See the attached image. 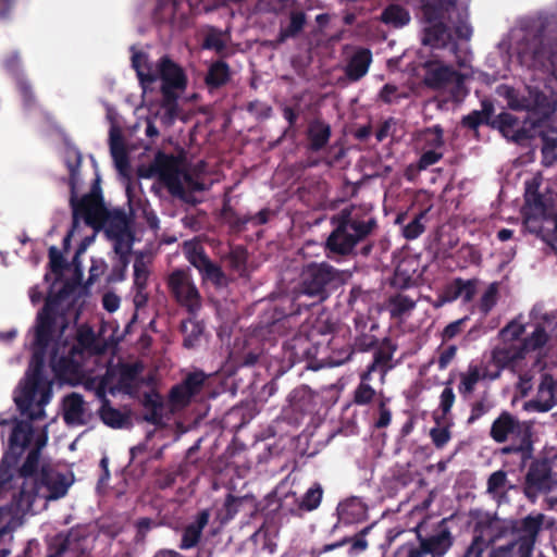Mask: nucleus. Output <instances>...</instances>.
<instances>
[{
    "mask_svg": "<svg viewBox=\"0 0 557 557\" xmlns=\"http://www.w3.org/2000/svg\"><path fill=\"white\" fill-rule=\"evenodd\" d=\"M156 174L164 182L169 191L176 197L183 198L185 195V188L180 177V172L175 158L171 154H166L159 151L151 164L149 165L150 176Z\"/></svg>",
    "mask_w": 557,
    "mask_h": 557,
    "instance_id": "11",
    "label": "nucleus"
},
{
    "mask_svg": "<svg viewBox=\"0 0 557 557\" xmlns=\"http://www.w3.org/2000/svg\"><path fill=\"white\" fill-rule=\"evenodd\" d=\"M70 533L60 532L50 537L47 544V554L45 557H62L70 547Z\"/></svg>",
    "mask_w": 557,
    "mask_h": 557,
    "instance_id": "49",
    "label": "nucleus"
},
{
    "mask_svg": "<svg viewBox=\"0 0 557 557\" xmlns=\"http://www.w3.org/2000/svg\"><path fill=\"white\" fill-rule=\"evenodd\" d=\"M344 283L343 274L326 262H310L302 267L297 295L294 299L297 310L323 302Z\"/></svg>",
    "mask_w": 557,
    "mask_h": 557,
    "instance_id": "6",
    "label": "nucleus"
},
{
    "mask_svg": "<svg viewBox=\"0 0 557 557\" xmlns=\"http://www.w3.org/2000/svg\"><path fill=\"white\" fill-rule=\"evenodd\" d=\"M149 271L143 258L139 257L134 262V285L138 292H143L147 287Z\"/></svg>",
    "mask_w": 557,
    "mask_h": 557,
    "instance_id": "56",
    "label": "nucleus"
},
{
    "mask_svg": "<svg viewBox=\"0 0 557 557\" xmlns=\"http://www.w3.org/2000/svg\"><path fill=\"white\" fill-rule=\"evenodd\" d=\"M524 223L529 231L557 240V219L543 216L541 222L537 223L535 218L525 213Z\"/></svg>",
    "mask_w": 557,
    "mask_h": 557,
    "instance_id": "42",
    "label": "nucleus"
},
{
    "mask_svg": "<svg viewBox=\"0 0 557 557\" xmlns=\"http://www.w3.org/2000/svg\"><path fill=\"white\" fill-rule=\"evenodd\" d=\"M423 140L431 146V149L425 150L420 158V168L431 165L438 161L442 157V133L441 129L435 127L424 133Z\"/></svg>",
    "mask_w": 557,
    "mask_h": 557,
    "instance_id": "34",
    "label": "nucleus"
},
{
    "mask_svg": "<svg viewBox=\"0 0 557 557\" xmlns=\"http://www.w3.org/2000/svg\"><path fill=\"white\" fill-rule=\"evenodd\" d=\"M371 63V50L368 48H359L348 59L344 67L346 78L351 83L359 82L362 77L367 75Z\"/></svg>",
    "mask_w": 557,
    "mask_h": 557,
    "instance_id": "24",
    "label": "nucleus"
},
{
    "mask_svg": "<svg viewBox=\"0 0 557 557\" xmlns=\"http://www.w3.org/2000/svg\"><path fill=\"white\" fill-rule=\"evenodd\" d=\"M34 435V428L29 421L15 420L9 438V449L0 461V470L13 473L20 458L29 446Z\"/></svg>",
    "mask_w": 557,
    "mask_h": 557,
    "instance_id": "10",
    "label": "nucleus"
},
{
    "mask_svg": "<svg viewBox=\"0 0 557 557\" xmlns=\"http://www.w3.org/2000/svg\"><path fill=\"white\" fill-rule=\"evenodd\" d=\"M209 518L210 513L206 509L197 513L195 520L184 528L180 548L189 549L199 543L202 531L209 522Z\"/></svg>",
    "mask_w": 557,
    "mask_h": 557,
    "instance_id": "30",
    "label": "nucleus"
},
{
    "mask_svg": "<svg viewBox=\"0 0 557 557\" xmlns=\"http://www.w3.org/2000/svg\"><path fill=\"white\" fill-rule=\"evenodd\" d=\"M309 331L313 346L317 348L319 364L323 358V355L330 350L331 339L337 335L334 334V324L321 320L309 325Z\"/></svg>",
    "mask_w": 557,
    "mask_h": 557,
    "instance_id": "26",
    "label": "nucleus"
},
{
    "mask_svg": "<svg viewBox=\"0 0 557 557\" xmlns=\"http://www.w3.org/2000/svg\"><path fill=\"white\" fill-rule=\"evenodd\" d=\"M306 24V14L302 11H292L289 14V24L280 30L278 39L281 42L287 38H294L304 29Z\"/></svg>",
    "mask_w": 557,
    "mask_h": 557,
    "instance_id": "48",
    "label": "nucleus"
},
{
    "mask_svg": "<svg viewBox=\"0 0 557 557\" xmlns=\"http://www.w3.org/2000/svg\"><path fill=\"white\" fill-rule=\"evenodd\" d=\"M450 546L449 537L446 533H441L429 540L420 542V557L431 554L433 557H440Z\"/></svg>",
    "mask_w": 557,
    "mask_h": 557,
    "instance_id": "43",
    "label": "nucleus"
},
{
    "mask_svg": "<svg viewBox=\"0 0 557 557\" xmlns=\"http://www.w3.org/2000/svg\"><path fill=\"white\" fill-rule=\"evenodd\" d=\"M510 487L504 471L494 472L487 482L488 493L500 496Z\"/></svg>",
    "mask_w": 557,
    "mask_h": 557,
    "instance_id": "54",
    "label": "nucleus"
},
{
    "mask_svg": "<svg viewBox=\"0 0 557 557\" xmlns=\"http://www.w3.org/2000/svg\"><path fill=\"white\" fill-rule=\"evenodd\" d=\"M96 344V335L94 330L90 326L82 325L77 330L76 334V344L70 345L73 348L78 349V354L83 357L85 356L86 350H92Z\"/></svg>",
    "mask_w": 557,
    "mask_h": 557,
    "instance_id": "51",
    "label": "nucleus"
},
{
    "mask_svg": "<svg viewBox=\"0 0 557 557\" xmlns=\"http://www.w3.org/2000/svg\"><path fill=\"white\" fill-rule=\"evenodd\" d=\"M50 270L54 274H62L67 264L63 253L55 247L51 246L48 251Z\"/></svg>",
    "mask_w": 557,
    "mask_h": 557,
    "instance_id": "58",
    "label": "nucleus"
},
{
    "mask_svg": "<svg viewBox=\"0 0 557 557\" xmlns=\"http://www.w3.org/2000/svg\"><path fill=\"white\" fill-rule=\"evenodd\" d=\"M186 257L190 264L199 271L203 281L211 282L215 287L226 285V275L222 268L210 260L202 247L194 246L189 248L186 251Z\"/></svg>",
    "mask_w": 557,
    "mask_h": 557,
    "instance_id": "14",
    "label": "nucleus"
},
{
    "mask_svg": "<svg viewBox=\"0 0 557 557\" xmlns=\"http://www.w3.org/2000/svg\"><path fill=\"white\" fill-rule=\"evenodd\" d=\"M110 150L116 163L117 169L122 172L128 166V158L123 144L122 136L114 131L110 133Z\"/></svg>",
    "mask_w": 557,
    "mask_h": 557,
    "instance_id": "47",
    "label": "nucleus"
},
{
    "mask_svg": "<svg viewBox=\"0 0 557 557\" xmlns=\"http://www.w3.org/2000/svg\"><path fill=\"white\" fill-rule=\"evenodd\" d=\"M379 345L377 338L372 334L362 333L355 338L354 349L369 351Z\"/></svg>",
    "mask_w": 557,
    "mask_h": 557,
    "instance_id": "61",
    "label": "nucleus"
},
{
    "mask_svg": "<svg viewBox=\"0 0 557 557\" xmlns=\"http://www.w3.org/2000/svg\"><path fill=\"white\" fill-rule=\"evenodd\" d=\"M332 231L324 250L329 258L348 257L377 228V220L371 205H350L330 218Z\"/></svg>",
    "mask_w": 557,
    "mask_h": 557,
    "instance_id": "3",
    "label": "nucleus"
},
{
    "mask_svg": "<svg viewBox=\"0 0 557 557\" xmlns=\"http://www.w3.org/2000/svg\"><path fill=\"white\" fill-rule=\"evenodd\" d=\"M556 481L544 466L533 467L527 475L525 494L535 497L540 492H547L553 488Z\"/></svg>",
    "mask_w": 557,
    "mask_h": 557,
    "instance_id": "28",
    "label": "nucleus"
},
{
    "mask_svg": "<svg viewBox=\"0 0 557 557\" xmlns=\"http://www.w3.org/2000/svg\"><path fill=\"white\" fill-rule=\"evenodd\" d=\"M39 448H32L23 465L17 470L16 479L22 480L20 490H26L30 487V482H35L38 479V466H39Z\"/></svg>",
    "mask_w": 557,
    "mask_h": 557,
    "instance_id": "32",
    "label": "nucleus"
},
{
    "mask_svg": "<svg viewBox=\"0 0 557 557\" xmlns=\"http://www.w3.org/2000/svg\"><path fill=\"white\" fill-rule=\"evenodd\" d=\"M354 352V348L343 336H336L331 339L330 350L323 355L318 367H338L348 361Z\"/></svg>",
    "mask_w": 557,
    "mask_h": 557,
    "instance_id": "27",
    "label": "nucleus"
},
{
    "mask_svg": "<svg viewBox=\"0 0 557 557\" xmlns=\"http://www.w3.org/2000/svg\"><path fill=\"white\" fill-rule=\"evenodd\" d=\"M136 534L134 541L136 544L144 543L148 532L156 527V522L148 517L139 518L136 523Z\"/></svg>",
    "mask_w": 557,
    "mask_h": 557,
    "instance_id": "60",
    "label": "nucleus"
},
{
    "mask_svg": "<svg viewBox=\"0 0 557 557\" xmlns=\"http://www.w3.org/2000/svg\"><path fill=\"white\" fill-rule=\"evenodd\" d=\"M168 287L175 300L195 313L201 307V297L188 270H174L168 278Z\"/></svg>",
    "mask_w": 557,
    "mask_h": 557,
    "instance_id": "9",
    "label": "nucleus"
},
{
    "mask_svg": "<svg viewBox=\"0 0 557 557\" xmlns=\"http://www.w3.org/2000/svg\"><path fill=\"white\" fill-rule=\"evenodd\" d=\"M286 347L290 351L293 362L308 361L310 367L319 368L317 348L313 346L309 325H302L298 333L286 343Z\"/></svg>",
    "mask_w": 557,
    "mask_h": 557,
    "instance_id": "16",
    "label": "nucleus"
},
{
    "mask_svg": "<svg viewBox=\"0 0 557 557\" xmlns=\"http://www.w3.org/2000/svg\"><path fill=\"white\" fill-rule=\"evenodd\" d=\"M83 360L78 349L71 347L66 339L57 343L50 355L51 369L58 376L78 373Z\"/></svg>",
    "mask_w": 557,
    "mask_h": 557,
    "instance_id": "12",
    "label": "nucleus"
},
{
    "mask_svg": "<svg viewBox=\"0 0 557 557\" xmlns=\"http://www.w3.org/2000/svg\"><path fill=\"white\" fill-rule=\"evenodd\" d=\"M332 136L331 125L320 117L312 119L307 127L308 149L318 152L326 148Z\"/></svg>",
    "mask_w": 557,
    "mask_h": 557,
    "instance_id": "23",
    "label": "nucleus"
},
{
    "mask_svg": "<svg viewBox=\"0 0 557 557\" xmlns=\"http://www.w3.org/2000/svg\"><path fill=\"white\" fill-rule=\"evenodd\" d=\"M84 399L78 393H72L64 398V414L66 423L84 424Z\"/></svg>",
    "mask_w": 557,
    "mask_h": 557,
    "instance_id": "35",
    "label": "nucleus"
},
{
    "mask_svg": "<svg viewBox=\"0 0 557 557\" xmlns=\"http://www.w3.org/2000/svg\"><path fill=\"white\" fill-rule=\"evenodd\" d=\"M416 307V301L403 294L391 296L386 301V310L392 318H401Z\"/></svg>",
    "mask_w": 557,
    "mask_h": 557,
    "instance_id": "44",
    "label": "nucleus"
},
{
    "mask_svg": "<svg viewBox=\"0 0 557 557\" xmlns=\"http://www.w3.org/2000/svg\"><path fill=\"white\" fill-rule=\"evenodd\" d=\"M202 49L206 50H214L216 53H222L226 45L222 39V33L215 27H210L208 34L205 36L202 45Z\"/></svg>",
    "mask_w": 557,
    "mask_h": 557,
    "instance_id": "52",
    "label": "nucleus"
},
{
    "mask_svg": "<svg viewBox=\"0 0 557 557\" xmlns=\"http://www.w3.org/2000/svg\"><path fill=\"white\" fill-rule=\"evenodd\" d=\"M15 82L24 107L27 109L33 108L36 104V97L30 83L25 76H18Z\"/></svg>",
    "mask_w": 557,
    "mask_h": 557,
    "instance_id": "55",
    "label": "nucleus"
},
{
    "mask_svg": "<svg viewBox=\"0 0 557 557\" xmlns=\"http://www.w3.org/2000/svg\"><path fill=\"white\" fill-rule=\"evenodd\" d=\"M506 95L509 100V106L513 109H527L539 111L541 114L546 115L554 110V104L547 100L542 94H531L530 99H525L522 102L516 100L515 91L506 88Z\"/></svg>",
    "mask_w": 557,
    "mask_h": 557,
    "instance_id": "31",
    "label": "nucleus"
},
{
    "mask_svg": "<svg viewBox=\"0 0 557 557\" xmlns=\"http://www.w3.org/2000/svg\"><path fill=\"white\" fill-rule=\"evenodd\" d=\"M323 497L322 485L318 482L313 483L310 488L297 502L296 510H292L293 515H300V512H309L315 510Z\"/></svg>",
    "mask_w": 557,
    "mask_h": 557,
    "instance_id": "38",
    "label": "nucleus"
},
{
    "mask_svg": "<svg viewBox=\"0 0 557 557\" xmlns=\"http://www.w3.org/2000/svg\"><path fill=\"white\" fill-rule=\"evenodd\" d=\"M338 518L346 524L357 523L367 519L368 506L356 496H352L337 506Z\"/></svg>",
    "mask_w": 557,
    "mask_h": 557,
    "instance_id": "29",
    "label": "nucleus"
},
{
    "mask_svg": "<svg viewBox=\"0 0 557 557\" xmlns=\"http://www.w3.org/2000/svg\"><path fill=\"white\" fill-rule=\"evenodd\" d=\"M70 293L69 285H64L58 293L49 294L36 315L32 345L33 355L29 366L32 370L29 382L34 385V388H38L44 381L46 355L53 339L55 329L60 327L61 335L69 325L66 311L70 306L64 308L63 302L70 296Z\"/></svg>",
    "mask_w": 557,
    "mask_h": 557,
    "instance_id": "5",
    "label": "nucleus"
},
{
    "mask_svg": "<svg viewBox=\"0 0 557 557\" xmlns=\"http://www.w3.org/2000/svg\"><path fill=\"white\" fill-rule=\"evenodd\" d=\"M141 404L146 410L163 409V398L156 389L144 393Z\"/></svg>",
    "mask_w": 557,
    "mask_h": 557,
    "instance_id": "63",
    "label": "nucleus"
},
{
    "mask_svg": "<svg viewBox=\"0 0 557 557\" xmlns=\"http://www.w3.org/2000/svg\"><path fill=\"white\" fill-rule=\"evenodd\" d=\"M368 381L361 377V382L355 391L354 400L358 405L369 404L375 395V391L368 384Z\"/></svg>",
    "mask_w": 557,
    "mask_h": 557,
    "instance_id": "57",
    "label": "nucleus"
},
{
    "mask_svg": "<svg viewBox=\"0 0 557 557\" xmlns=\"http://www.w3.org/2000/svg\"><path fill=\"white\" fill-rule=\"evenodd\" d=\"M34 385H32L30 389L25 391L21 396L14 398L17 409L22 414H27L29 420H40L45 416V411L42 408H39L37 411H33V404L35 397Z\"/></svg>",
    "mask_w": 557,
    "mask_h": 557,
    "instance_id": "45",
    "label": "nucleus"
},
{
    "mask_svg": "<svg viewBox=\"0 0 557 557\" xmlns=\"http://www.w3.org/2000/svg\"><path fill=\"white\" fill-rule=\"evenodd\" d=\"M107 377L101 379L97 388V395L101 398V406L98 410L100 420L112 429H122L128 424V416L121 410L113 408L106 396Z\"/></svg>",
    "mask_w": 557,
    "mask_h": 557,
    "instance_id": "21",
    "label": "nucleus"
},
{
    "mask_svg": "<svg viewBox=\"0 0 557 557\" xmlns=\"http://www.w3.org/2000/svg\"><path fill=\"white\" fill-rule=\"evenodd\" d=\"M431 438L435 446L443 447L449 440L450 433L446 424L438 425L430 431Z\"/></svg>",
    "mask_w": 557,
    "mask_h": 557,
    "instance_id": "64",
    "label": "nucleus"
},
{
    "mask_svg": "<svg viewBox=\"0 0 557 557\" xmlns=\"http://www.w3.org/2000/svg\"><path fill=\"white\" fill-rule=\"evenodd\" d=\"M205 380V373L191 372L188 373L181 383L172 386L169 392V403L172 408L183 409L187 407L193 397L200 393Z\"/></svg>",
    "mask_w": 557,
    "mask_h": 557,
    "instance_id": "13",
    "label": "nucleus"
},
{
    "mask_svg": "<svg viewBox=\"0 0 557 557\" xmlns=\"http://www.w3.org/2000/svg\"><path fill=\"white\" fill-rule=\"evenodd\" d=\"M222 218L227 223L233 232H243L246 230L247 224L259 226L267 224L272 215V211L269 208H263L256 214L239 215L228 202H225L222 208Z\"/></svg>",
    "mask_w": 557,
    "mask_h": 557,
    "instance_id": "18",
    "label": "nucleus"
},
{
    "mask_svg": "<svg viewBox=\"0 0 557 557\" xmlns=\"http://www.w3.org/2000/svg\"><path fill=\"white\" fill-rule=\"evenodd\" d=\"M418 256L412 255V249L404 245L400 250V259L396 265L395 275L403 280V287L414 285L418 281Z\"/></svg>",
    "mask_w": 557,
    "mask_h": 557,
    "instance_id": "25",
    "label": "nucleus"
},
{
    "mask_svg": "<svg viewBox=\"0 0 557 557\" xmlns=\"http://www.w3.org/2000/svg\"><path fill=\"white\" fill-rule=\"evenodd\" d=\"M524 333L525 323L522 317L509 322L499 333L502 345L493 349L491 363L482 374L476 367H470L462 373L459 392L470 394L481 377L494 380L499 376L504 368H518L527 359L536 363L537 351L550 337H557V320L555 317L545 315L533 325L530 334L521 338Z\"/></svg>",
    "mask_w": 557,
    "mask_h": 557,
    "instance_id": "1",
    "label": "nucleus"
},
{
    "mask_svg": "<svg viewBox=\"0 0 557 557\" xmlns=\"http://www.w3.org/2000/svg\"><path fill=\"white\" fill-rule=\"evenodd\" d=\"M374 290L363 289L359 285L352 286L347 298V305L354 311H367L374 301Z\"/></svg>",
    "mask_w": 557,
    "mask_h": 557,
    "instance_id": "37",
    "label": "nucleus"
},
{
    "mask_svg": "<svg viewBox=\"0 0 557 557\" xmlns=\"http://www.w3.org/2000/svg\"><path fill=\"white\" fill-rule=\"evenodd\" d=\"M132 67L144 88L157 81L161 82V108L164 110L161 119L166 124L173 123L178 115L180 92L184 91L187 86V77L183 67L164 54L153 69L148 54L143 51L133 52Z\"/></svg>",
    "mask_w": 557,
    "mask_h": 557,
    "instance_id": "4",
    "label": "nucleus"
},
{
    "mask_svg": "<svg viewBox=\"0 0 557 557\" xmlns=\"http://www.w3.org/2000/svg\"><path fill=\"white\" fill-rule=\"evenodd\" d=\"M133 238L134 234L110 238L111 240H113L114 252L117 255L121 263L120 278H124L126 269L129 263V255L132 250Z\"/></svg>",
    "mask_w": 557,
    "mask_h": 557,
    "instance_id": "41",
    "label": "nucleus"
},
{
    "mask_svg": "<svg viewBox=\"0 0 557 557\" xmlns=\"http://www.w3.org/2000/svg\"><path fill=\"white\" fill-rule=\"evenodd\" d=\"M414 92L413 84L409 88L398 87L393 84H385L380 90L379 98L387 104L399 103L400 100L407 99Z\"/></svg>",
    "mask_w": 557,
    "mask_h": 557,
    "instance_id": "46",
    "label": "nucleus"
},
{
    "mask_svg": "<svg viewBox=\"0 0 557 557\" xmlns=\"http://www.w3.org/2000/svg\"><path fill=\"white\" fill-rule=\"evenodd\" d=\"M491 435L498 443L521 438L524 444L528 440V429L509 413H503L494 421Z\"/></svg>",
    "mask_w": 557,
    "mask_h": 557,
    "instance_id": "19",
    "label": "nucleus"
},
{
    "mask_svg": "<svg viewBox=\"0 0 557 557\" xmlns=\"http://www.w3.org/2000/svg\"><path fill=\"white\" fill-rule=\"evenodd\" d=\"M373 527H374V524H371V525L362 529L360 532H358L354 536H348L349 537L348 544H350V547L348 549L349 556L355 557V556L363 553L368 548V542L366 541L364 536L370 532V530Z\"/></svg>",
    "mask_w": 557,
    "mask_h": 557,
    "instance_id": "53",
    "label": "nucleus"
},
{
    "mask_svg": "<svg viewBox=\"0 0 557 557\" xmlns=\"http://www.w3.org/2000/svg\"><path fill=\"white\" fill-rule=\"evenodd\" d=\"M454 0H429L425 5V26L423 28V44L435 48L444 47L450 35L444 26L441 12L453 4Z\"/></svg>",
    "mask_w": 557,
    "mask_h": 557,
    "instance_id": "8",
    "label": "nucleus"
},
{
    "mask_svg": "<svg viewBox=\"0 0 557 557\" xmlns=\"http://www.w3.org/2000/svg\"><path fill=\"white\" fill-rule=\"evenodd\" d=\"M496 300H497V285L491 284L485 288L484 293L481 296L480 309L484 313H487L494 307V305L496 304Z\"/></svg>",
    "mask_w": 557,
    "mask_h": 557,
    "instance_id": "59",
    "label": "nucleus"
},
{
    "mask_svg": "<svg viewBox=\"0 0 557 557\" xmlns=\"http://www.w3.org/2000/svg\"><path fill=\"white\" fill-rule=\"evenodd\" d=\"M498 127L505 137L513 141H519L525 137L527 129L519 120L509 113H503L498 116Z\"/></svg>",
    "mask_w": 557,
    "mask_h": 557,
    "instance_id": "39",
    "label": "nucleus"
},
{
    "mask_svg": "<svg viewBox=\"0 0 557 557\" xmlns=\"http://www.w3.org/2000/svg\"><path fill=\"white\" fill-rule=\"evenodd\" d=\"M557 407V380L544 374L539 383L535 396L525 401L523 408L528 411L547 412Z\"/></svg>",
    "mask_w": 557,
    "mask_h": 557,
    "instance_id": "17",
    "label": "nucleus"
},
{
    "mask_svg": "<svg viewBox=\"0 0 557 557\" xmlns=\"http://www.w3.org/2000/svg\"><path fill=\"white\" fill-rule=\"evenodd\" d=\"M380 21L394 28H400L410 22V15L401 5L389 4L382 11Z\"/></svg>",
    "mask_w": 557,
    "mask_h": 557,
    "instance_id": "40",
    "label": "nucleus"
},
{
    "mask_svg": "<svg viewBox=\"0 0 557 557\" xmlns=\"http://www.w3.org/2000/svg\"><path fill=\"white\" fill-rule=\"evenodd\" d=\"M549 525L550 522L541 513L528 516L519 529L518 542L511 546L518 550L519 556L530 557L537 535Z\"/></svg>",
    "mask_w": 557,
    "mask_h": 557,
    "instance_id": "15",
    "label": "nucleus"
},
{
    "mask_svg": "<svg viewBox=\"0 0 557 557\" xmlns=\"http://www.w3.org/2000/svg\"><path fill=\"white\" fill-rule=\"evenodd\" d=\"M4 69L11 73L16 79L18 76H24L21 69V58L18 52L14 51L9 53L3 60Z\"/></svg>",
    "mask_w": 557,
    "mask_h": 557,
    "instance_id": "62",
    "label": "nucleus"
},
{
    "mask_svg": "<svg viewBox=\"0 0 557 557\" xmlns=\"http://www.w3.org/2000/svg\"><path fill=\"white\" fill-rule=\"evenodd\" d=\"M143 371L144 364L140 361L120 363L117 388L126 395H137L144 383V379L141 377Z\"/></svg>",
    "mask_w": 557,
    "mask_h": 557,
    "instance_id": "20",
    "label": "nucleus"
},
{
    "mask_svg": "<svg viewBox=\"0 0 557 557\" xmlns=\"http://www.w3.org/2000/svg\"><path fill=\"white\" fill-rule=\"evenodd\" d=\"M83 156L78 149L67 151L65 165L69 170L73 226L78 227L79 220L83 219L86 225L95 231H100L104 227L108 238L133 234L126 213L121 209L109 210L106 207L98 178L92 185L90 193L77 199L76 185L79 180Z\"/></svg>",
    "mask_w": 557,
    "mask_h": 557,
    "instance_id": "2",
    "label": "nucleus"
},
{
    "mask_svg": "<svg viewBox=\"0 0 557 557\" xmlns=\"http://www.w3.org/2000/svg\"><path fill=\"white\" fill-rule=\"evenodd\" d=\"M424 83L429 86H440L449 81L454 74L453 70L440 61H432L424 65Z\"/></svg>",
    "mask_w": 557,
    "mask_h": 557,
    "instance_id": "36",
    "label": "nucleus"
},
{
    "mask_svg": "<svg viewBox=\"0 0 557 557\" xmlns=\"http://www.w3.org/2000/svg\"><path fill=\"white\" fill-rule=\"evenodd\" d=\"M231 67L223 60L211 63L205 76V83L209 89H219L231 81Z\"/></svg>",
    "mask_w": 557,
    "mask_h": 557,
    "instance_id": "33",
    "label": "nucleus"
},
{
    "mask_svg": "<svg viewBox=\"0 0 557 557\" xmlns=\"http://www.w3.org/2000/svg\"><path fill=\"white\" fill-rule=\"evenodd\" d=\"M396 346L388 338H385L375 347L373 359L362 373L363 380H371L373 373L377 372L382 377L391 368V361Z\"/></svg>",
    "mask_w": 557,
    "mask_h": 557,
    "instance_id": "22",
    "label": "nucleus"
},
{
    "mask_svg": "<svg viewBox=\"0 0 557 557\" xmlns=\"http://www.w3.org/2000/svg\"><path fill=\"white\" fill-rule=\"evenodd\" d=\"M69 484L62 473L54 471L49 466H42L38 479L30 482V487L18 490L17 493L13 494L11 505L5 507L10 510V517L24 516L32 510L37 497L59 499L65 496Z\"/></svg>",
    "mask_w": 557,
    "mask_h": 557,
    "instance_id": "7",
    "label": "nucleus"
},
{
    "mask_svg": "<svg viewBox=\"0 0 557 557\" xmlns=\"http://www.w3.org/2000/svg\"><path fill=\"white\" fill-rule=\"evenodd\" d=\"M474 284L471 282L456 281L447 289L445 300L461 298L463 301H470L474 295Z\"/></svg>",
    "mask_w": 557,
    "mask_h": 557,
    "instance_id": "50",
    "label": "nucleus"
}]
</instances>
